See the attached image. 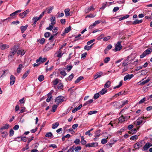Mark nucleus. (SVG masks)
Wrapping results in <instances>:
<instances>
[{"mask_svg":"<svg viewBox=\"0 0 152 152\" xmlns=\"http://www.w3.org/2000/svg\"><path fill=\"white\" fill-rule=\"evenodd\" d=\"M19 47V45H15L13 48H11V51L9 52L8 56L9 60L10 58H12L13 57L14 55L16 53Z\"/></svg>","mask_w":152,"mask_h":152,"instance_id":"obj_1","label":"nucleus"},{"mask_svg":"<svg viewBox=\"0 0 152 152\" xmlns=\"http://www.w3.org/2000/svg\"><path fill=\"white\" fill-rule=\"evenodd\" d=\"M152 52V48H149L145 50L142 53L140 56V58H142L146 55L150 54Z\"/></svg>","mask_w":152,"mask_h":152,"instance_id":"obj_2","label":"nucleus"},{"mask_svg":"<svg viewBox=\"0 0 152 152\" xmlns=\"http://www.w3.org/2000/svg\"><path fill=\"white\" fill-rule=\"evenodd\" d=\"M121 48V42L118 41L115 45V49H113V50L114 51H117L120 50Z\"/></svg>","mask_w":152,"mask_h":152,"instance_id":"obj_3","label":"nucleus"},{"mask_svg":"<svg viewBox=\"0 0 152 152\" xmlns=\"http://www.w3.org/2000/svg\"><path fill=\"white\" fill-rule=\"evenodd\" d=\"M144 118V117L143 118L142 117L139 118L137 120L134 122V124L137 125H140L142 122V119Z\"/></svg>","mask_w":152,"mask_h":152,"instance_id":"obj_4","label":"nucleus"},{"mask_svg":"<svg viewBox=\"0 0 152 152\" xmlns=\"http://www.w3.org/2000/svg\"><path fill=\"white\" fill-rule=\"evenodd\" d=\"M121 104L120 102H113L111 103L110 105L114 107L115 108H119V106Z\"/></svg>","mask_w":152,"mask_h":152,"instance_id":"obj_5","label":"nucleus"},{"mask_svg":"<svg viewBox=\"0 0 152 152\" xmlns=\"http://www.w3.org/2000/svg\"><path fill=\"white\" fill-rule=\"evenodd\" d=\"M63 97L62 96H60L57 97L55 99V102L58 103L64 101Z\"/></svg>","mask_w":152,"mask_h":152,"instance_id":"obj_6","label":"nucleus"},{"mask_svg":"<svg viewBox=\"0 0 152 152\" xmlns=\"http://www.w3.org/2000/svg\"><path fill=\"white\" fill-rule=\"evenodd\" d=\"M10 85L11 86L13 85L15 82V78L14 76L13 75H11L10 76Z\"/></svg>","mask_w":152,"mask_h":152,"instance_id":"obj_7","label":"nucleus"},{"mask_svg":"<svg viewBox=\"0 0 152 152\" xmlns=\"http://www.w3.org/2000/svg\"><path fill=\"white\" fill-rule=\"evenodd\" d=\"M142 146V143L140 142H137L134 144V147L136 149H139L140 147Z\"/></svg>","mask_w":152,"mask_h":152,"instance_id":"obj_8","label":"nucleus"},{"mask_svg":"<svg viewBox=\"0 0 152 152\" xmlns=\"http://www.w3.org/2000/svg\"><path fill=\"white\" fill-rule=\"evenodd\" d=\"M134 75L133 74L126 75L124 77V80L125 81L128 80H129Z\"/></svg>","mask_w":152,"mask_h":152,"instance_id":"obj_9","label":"nucleus"},{"mask_svg":"<svg viewBox=\"0 0 152 152\" xmlns=\"http://www.w3.org/2000/svg\"><path fill=\"white\" fill-rule=\"evenodd\" d=\"M94 9H95L92 5L90 7H89L88 8L86 9H85V11L86 13H87L91 10H94Z\"/></svg>","mask_w":152,"mask_h":152,"instance_id":"obj_10","label":"nucleus"},{"mask_svg":"<svg viewBox=\"0 0 152 152\" xmlns=\"http://www.w3.org/2000/svg\"><path fill=\"white\" fill-rule=\"evenodd\" d=\"M9 45L6 44L0 45V48L2 50H4L8 48H9Z\"/></svg>","mask_w":152,"mask_h":152,"instance_id":"obj_11","label":"nucleus"},{"mask_svg":"<svg viewBox=\"0 0 152 152\" xmlns=\"http://www.w3.org/2000/svg\"><path fill=\"white\" fill-rule=\"evenodd\" d=\"M126 117L124 116L123 115H122L118 118V120L120 123H121L124 121L126 119Z\"/></svg>","mask_w":152,"mask_h":152,"instance_id":"obj_12","label":"nucleus"},{"mask_svg":"<svg viewBox=\"0 0 152 152\" xmlns=\"http://www.w3.org/2000/svg\"><path fill=\"white\" fill-rule=\"evenodd\" d=\"M53 8V6L50 7L46 9L44 11H45V12H46L47 13H51V12Z\"/></svg>","mask_w":152,"mask_h":152,"instance_id":"obj_13","label":"nucleus"},{"mask_svg":"<svg viewBox=\"0 0 152 152\" xmlns=\"http://www.w3.org/2000/svg\"><path fill=\"white\" fill-rule=\"evenodd\" d=\"M150 142L147 143L145 145L143 146V148L144 151H146L150 147Z\"/></svg>","mask_w":152,"mask_h":152,"instance_id":"obj_14","label":"nucleus"},{"mask_svg":"<svg viewBox=\"0 0 152 152\" xmlns=\"http://www.w3.org/2000/svg\"><path fill=\"white\" fill-rule=\"evenodd\" d=\"M28 25H26L25 26H22L20 27V28L22 33H23L25 30L27 29L28 27Z\"/></svg>","mask_w":152,"mask_h":152,"instance_id":"obj_15","label":"nucleus"},{"mask_svg":"<svg viewBox=\"0 0 152 152\" xmlns=\"http://www.w3.org/2000/svg\"><path fill=\"white\" fill-rule=\"evenodd\" d=\"M18 138L19 139V140H17V141L18 142L22 140L24 142H26L27 140V138L26 137H19Z\"/></svg>","mask_w":152,"mask_h":152,"instance_id":"obj_16","label":"nucleus"},{"mask_svg":"<svg viewBox=\"0 0 152 152\" xmlns=\"http://www.w3.org/2000/svg\"><path fill=\"white\" fill-rule=\"evenodd\" d=\"M23 67V65L22 64H20L19 65L18 67L17 68V72L18 73H20L21 72V70L22 69V68Z\"/></svg>","mask_w":152,"mask_h":152,"instance_id":"obj_17","label":"nucleus"},{"mask_svg":"<svg viewBox=\"0 0 152 152\" xmlns=\"http://www.w3.org/2000/svg\"><path fill=\"white\" fill-rule=\"evenodd\" d=\"M9 127V125L8 124H6L5 126H4L1 128V129L2 130V131H3L5 129H8Z\"/></svg>","mask_w":152,"mask_h":152,"instance_id":"obj_18","label":"nucleus"},{"mask_svg":"<svg viewBox=\"0 0 152 152\" xmlns=\"http://www.w3.org/2000/svg\"><path fill=\"white\" fill-rule=\"evenodd\" d=\"M25 52L23 50H19L17 52V54L18 56L19 55H21L22 56H23L25 54Z\"/></svg>","mask_w":152,"mask_h":152,"instance_id":"obj_19","label":"nucleus"},{"mask_svg":"<svg viewBox=\"0 0 152 152\" xmlns=\"http://www.w3.org/2000/svg\"><path fill=\"white\" fill-rule=\"evenodd\" d=\"M150 80L149 79H147V80H144L142 82L140 81L138 83H140V84H139V85H140L141 86L144 85L146 83L148 82Z\"/></svg>","mask_w":152,"mask_h":152,"instance_id":"obj_20","label":"nucleus"},{"mask_svg":"<svg viewBox=\"0 0 152 152\" xmlns=\"http://www.w3.org/2000/svg\"><path fill=\"white\" fill-rule=\"evenodd\" d=\"M142 22V20H138L137 19L135 21L133 22L132 24L134 25H136L137 24L141 23Z\"/></svg>","mask_w":152,"mask_h":152,"instance_id":"obj_21","label":"nucleus"},{"mask_svg":"<svg viewBox=\"0 0 152 152\" xmlns=\"http://www.w3.org/2000/svg\"><path fill=\"white\" fill-rule=\"evenodd\" d=\"M59 125V123L58 122H56L53 124L52 125V128L53 129H55L57 128V127Z\"/></svg>","mask_w":152,"mask_h":152,"instance_id":"obj_22","label":"nucleus"},{"mask_svg":"<svg viewBox=\"0 0 152 152\" xmlns=\"http://www.w3.org/2000/svg\"><path fill=\"white\" fill-rule=\"evenodd\" d=\"M82 105L81 104L78 107H76L74 110H72V112L73 113H75L76 111L79 110L82 107Z\"/></svg>","mask_w":152,"mask_h":152,"instance_id":"obj_23","label":"nucleus"},{"mask_svg":"<svg viewBox=\"0 0 152 152\" xmlns=\"http://www.w3.org/2000/svg\"><path fill=\"white\" fill-rule=\"evenodd\" d=\"M111 83L110 81H108L104 85L105 88H107L110 86Z\"/></svg>","mask_w":152,"mask_h":152,"instance_id":"obj_24","label":"nucleus"},{"mask_svg":"<svg viewBox=\"0 0 152 152\" xmlns=\"http://www.w3.org/2000/svg\"><path fill=\"white\" fill-rule=\"evenodd\" d=\"M40 19H39V17H35L33 18L32 19L33 21H34L33 24H35L36 23V22Z\"/></svg>","mask_w":152,"mask_h":152,"instance_id":"obj_25","label":"nucleus"},{"mask_svg":"<svg viewBox=\"0 0 152 152\" xmlns=\"http://www.w3.org/2000/svg\"><path fill=\"white\" fill-rule=\"evenodd\" d=\"M29 70H28L26 71L25 73L23 75V76L22 77V78L23 79H24L29 74Z\"/></svg>","mask_w":152,"mask_h":152,"instance_id":"obj_26","label":"nucleus"},{"mask_svg":"<svg viewBox=\"0 0 152 152\" xmlns=\"http://www.w3.org/2000/svg\"><path fill=\"white\" fill-rule=\"evenodd\" d=\"M69 11L70 9H66L65 10L64 12L66 16H68L70 15Z\"/></svg>","mask_w":152,"mask_h":152,"instance_id":"obj_27","label":"nucleus"},{"mask_svg":"<svg viewBox=\"0 0 152 152\" xmlns=\"http://www.w3.org/2000/svg\"><path fill=\"white\" fill-rule=\"evenodd\" d=\"M83 79V76H80L78 77L77 79L75 81V83H79L81 80Z\"/></svg>","mask_w":152,"mask_h":152,"instance_id":"obj_28","label":"nucleus"},{"mask_svg":"<svg viewBox=\"0 0 152 152\" xmlns=\"http://www.w3.org/2000/svg\"><path fill=\"white\" fill-rule=\"evenodd\" d=\"M107 92V90L104 88H103L102 89L101 91L99 92V93L102 95L104 94Z\"/></svg>","mask_w":152,"mask_h":152,"instance_id":"obj_29","label":"nucleus"},{"mask_svg":"<svg viewBox=\"0 0 152 152\" xmlns=\"http://www.w3.org/2000/svg\"><path fill=\"white\" fill-rule=\"evenodd\" d=\"M50 19L51 24L53 25L55 24L56 23L55 17H51Z\"/></svg>","mask_w":152,"mask_h":152,"instance_id":"obj_30","label":"nucleus"},{"mask_svg":"<svg viewBox=\"0 0 152 152\" xmlns=\"http://www.w3.org/2000/svg\"><path fill=\"white\" fill-rule=\"evenodd\" d=\"M29 12V10L28 9H27L25 11L23 12V16L22 17V18H23L24 17H25L27 14Z\"/></svg>","mask_w":152,"mask_h":152,"instance_id":"obj_31","label":"nucleus"},{"mask_svg":"<svg viewBox=\"0 0 152 152\" xmlns=\"http://www.w3.org/2000/svg\"><path fill=\"white\" fill-rule=\"evenodd\" d=\"M39 80L40 81H42L44 80V76L43 75H40L38 77Z\"/></svg>","mask_w":152,"mask_h":152,"instance_id":"obj_32","label":"nucleus"},{"mask_svg":"<svg viewBox=\"0 0 152 152\" xmlns=\"http://www.w3.org/2000/svg\"><path fill=\"white\" fill-rule=\"evenodd\" d=\"M58 105H54L52 107V111L53 112H55L56 111V109H57V108L58 107Z\"/></svg>","mask_w":152,"mask_h":152,"instance_id":"obj_33","label":"nucleus"},{"mask_svg":"<svg viewBox=\"0 0 152 152\" xmlns=\"http://www.w3.org/2000/svg\"><path fill=\"white\" fill-rule=\"evenodd\" d=\"M81 149V146H77L74 148L75 151V152H78L80 151Z\"/></svg>","mask_w":152,"mask_h":152,"instance_id":"obj_34","label":"nucleus"},{"mask_svg":"<svg viewBox=\"0 0 152 152\" xmlns=\"http://www.w3.org/2000/svg\"><path fill=\"white\" fill-rule=\"evenodd\" d=\"M138 138V136L137 135L132 136L130 138L131 140H135Z\"/></svg>","mask_w":152,"mask_h":152,"instance_id":"obj_35","label":"nucleus"},{"mask_svg":"<svg viewBox=\"0 0 152 152\" xmlns=\"http://www.w3.org/2000/svg\"><path fill=\"white\" fill-rule=\"evenodd\" d=\"M71 27L70 26H69L68 27L64 29V31H65V33H68L69 31L71 29Z\"/></svg>","mask_w":152,"mask_h":152,"instance_id":"obj_36","label":"nucleus"},{"mask_svg":"<svg viewBox=\"0 0 152 152\" xmlns=\"http://www.w3.org/2000/svg\"><path fill=\"white\" fill-rule=\"evenodd\" d=\"M97 113V111L96 110L95 111H90L88 113V115H91L93 114L96 113Z\"/></svg>","mask_w":152,"mask_h":152,"instance_id":"obj_37","label":"nucleus"},{"mask_svg":"<svg viewBox=\"0 0 152 152\" xmlns=\"http://www.w3.org/2000/svg\"><path fill=\"white\" fill-rule=\"evenodd\" d=\"M100 131H101L100 130H98L95 133L96 137H97L100 136V134H99V133L100 132Z\"/></svg>","mask_w":152,"mask_h":152,"instance_id":"obj_38","label":"nucleus"},{"mask_svg":"<svg viewBox=\"0 0 152 152\" xmlns=\"http://www.w3.org/2000/svg\"><path fill=\"white\" fill-rule=\"evenodd\" d=\"M129 15H126L123 17H122L121 18H119V21H121V20H123L124 19H126V18H129Z\"/></svg>","mask_w":152,"mask_h":152,"instance_id":"obj_39","label":"nucleus"},{"mask_svg":"<svg viewBox=\"0 0 152 152\" xmlns=\"http://www.w3.org/2000/svg\"><path fill=\"white\" fill-rule=\"evenodd\" d=\"M52 136H53V134L50 132L47 133L45 135V137H49Z\"/></svg>","mask_w":152,"mask_h":152,"instance_id":"obj_40","label":"nucleus"},{"mask_svg":"<svg viewBox=\"0 0 152 152\" xmlns=\"http://www.w3.org/2000/svg\"><path fill=\"white\" fill-rule=\"evenodd\" d=\"M48 96V97L46 99V101L47 102H48L51 100V99L52 98V96L51 95H49Z\"/></svg>","mask_w":152,"mask_h":152,"instance_id":"obj_41","label":"nucleus"},{"mask_svg":"<svg viewBox=\"0 0 152 152\" xmlns=\"http://www.w3.org/2000/svg\"><path fill=\"white\" fill-rule=\"evenodd\" d=\"M99 96V93H97L95 94L93 97V98L95 99H96L98 98Z\"/></svg>","mask_w":152,"mask_h":152,"instance_id":"obj_42","label":"nucleus"},{"mask_svg":"<svg viewBox=\"0 0 152 152\" xmlns=\"http://www.w3.org/2000/svg\"><path fill=\"white\" fill-rule=\"evenodd\" d=\"M110 60V58L109 57H106L104 60V62L105 63H107Z\"/></svg>","mask_w":152,"mask_h":152,"instance_id":"obj_43","label":"nucleus"},{"mask_svg":"<svg viewBox=\"0 0 152 152\" xmlns=\"http://www.w3.org/2000/svg\"><path fill=\"white\" fill-rule=\"evenodd\" d=\"M125 93V91H120V92H119L118 93L115 94V96H119L121 95L124 94Z\"/></svg>","mask_w":152,"mask_h":152,"instance_id":"obj_44","label":"nucleus"},{"mask_svg":"<svg viewBox=\"0 0 152 152\" xmlns=\"http://www.w3.org/2000/svg\"><path fill=\"white\" fill-rule=\"evenodd\" d=\"M103 74V72H98L96 74V75H97V77L98 78L100 77H101V75Z\"/></svg>","mask_w":152,"mask_h":152,"instance_id":"obj_45","label":"nucleus"},{"mask_svg":"<svg viewBox=\"0 0 152 152\" xmlns=\"http://www.w3.org/2000/svg\"><path fill=\"white\" fill-rule=\"evenodd\" d=\"M1 134H2V137H5L7 135V132L5 131L3 132Z\"/></svg>","mask_w":152,"mask_h":152,"instance_id":"obj_46","label":"nucleus"},{"mask_svg":"<svg viewBox=\"0 0 152 152\" xmlns=\"http://www.w3.org/2000/svg\"><path fill=\"white\" fill-rule=\"evenodd\" d=\"M14 134V132L12 129H11L10 131V137L12 136Z\"/></svg>","mask_w":152,"mask_h":152,"instance_id":"obj_47","label":"nucleus"},{"mask_svg":"<svg viewBox=\"0 0 152 152\" xmlns=\"http://www.w3.org/2000/svg\"><path fill=\"white\" fill-rule=\"evenodd\" d=\"M72 67L73 66L72 65H70L67 66L66 67V70H67V71L68 72H69L72 69Z\"/></svg>","mask_w":152,"mask_h":152,"instance_id":"obj_48","label":"nucleus"},{"mask_svg":"<svg viewBox=\"0 0 152 152\" xmlns=\"http://www.w3.org/2000/svg\"><path fill=\"white\" fill-rule=\"evenodd\" d=\"M53 25H51L50 24L49 25V26L48 27H47L46 28V29L49 30H50L51 31V30H52L53 29Z\"/></svg>","mask_w":152,"mask_h":152,"instance_id":"obj_49","label":"nucleus"},{"mask_svg":"<svg viewBox=\"0 0 152 152\" xmlns=\"http://www.w3.org/2000/svg\"><path fill=\"white\" fill-rule=\"evenodd\" d=\"M107 142V140L106 139H103L101 140V143L103 144L106 143Z\"/></svg>","mask_w":152,"mask_h":152,"instance_id":"obj_50","label":"nucleus"},{"mask_svg":"<svg viewBox=\"0 0 152 152\" xmlns=\"http://www.w3.org/2000/svg\"><path fill=\"white\" fill-rule=\"evenodd\" d=\"M80 140L79 139H76L74 141V143H75L76 145H77L80 143Z\"/></svg>","mask_w":152,"mask_h":152,"instance_id":"obj_51","label":"nucleus"},{"mask_svg":"<svg viewBox=\"0 0 152 152\" xmlns=\"http://www.w3.org/2000/svg\"><path fill=\"white\" fill-rule=\"evenodd\" d=\"M110 38L111 37L110 36H108L107 37H104L103 40L104 41H107L109 40Z\"/></svg>","mask_w":152,"mask_h":152,"instance_id":"obj_52","label":"nucleus"},{"mask_svg":"<svg viewBox=\"0 0 152 152\" xmlns=\"http://www.w3.org/2000/svg\"><path fill=\"white\" fill-rule=\"evenodd\" d=\"M54 85H56L58 83V79L57 78L55 80L53 81Z\"/></svg>","mask_w":152,"mask_h":152,"instance_id":"obj_53","label":"nucleus"},{"mask_svg":"<svg viewBox=\"0 0 152 152\" xmlns=\"http://www.w3.org/2000/svg\"><path fill=\"white\" fill-rule=\"evenodd\" d=\"M63 87V85L62 83H59L58 85V89H61Z\"/></svg>","mask_w":152,"mask_h":152,"instance_id":"obj_54","label":"nucleus"},{"mask_svg":"<svg viewBox=\"0 0 152 152\" xmlns=\"http://www.w3.org/2000/svg\"><path fill=\"white\" fill-rule=\"evenodd\" d=\"M91 147L96 146L98 145V143L97 142H93L91 143Z\"/></svg>","mask_w":152,"mask_h":152,"instance_id":"obj_55","label":"nucleus"},{"mask_svg":"<svg viewBox=\"0 0 152 152\" xmlns=\"http://www.w3.org/2000/svg\"><path fill=\"white\" fill-rule=\"evenodd\" d=\"M50 33L49 32H46L44 34L45 37L46 38L50 36Z\"/></svg>","mask_w":152,"mask_h":152,"instance_id":"obj_56","label":"nucleus"},{"mask_svg":"<svg viewBox=\"0 0 152 152\" xmlns=\"http://www.w3.org/2000/svg\"><path fill=\"white\" fill-rule=\"evenodd\" d=\"M73 77L74 75L73 73H72L69 76L68 78V80H71L73 78Z\"/></svg>","mask_w":152,"mask_h":152,"instance_id":"obj_57","label":"nucleus"},{"mask_svg":"<svg viewBox=\"0 0 152 152\" xmlns=\"http://www.w3.org/2000/svg\"><path fill=\"white\" fill-rule=\"evenodd\" d=\"M95 41V39H93L91 40L88 42L87 43V44L88 45H89L90 44H91L92 43H93V42H94Z\"/></svg>","mask_w":152,"mask_h":152,"instance_id":"obj_58","label":"nucleus"},{"mask_svg":"<svg viewBox=\"0 0 152 152\" xmlns=\"http://www.w3.org/2000/svg\"><path fill=\"white\" fill-rule=\"evenodd\" d=\"M122 85V83L121 82H120V83H119V84L117 86H115L114 88V89H115L116 88H119L120 86H121Z\"/></svg>","mask_w":152,"mask_h":152,"instance_id":"obj_59","label":"nucleus"},{"mask_svg":"<svg viewBox=\"0 0 152 152\" xmlns=\"http://www.w3.org/2000/svg\"><path fill=\"white\" fill-rule=\"evenodd\" d=\"M45 12V11H43L38 17L39 19H41L44 16V14Z\"/></svg>","mask_w":152,"mask_h":152,"instance_id":"obj_60","label":"nucleus"},{"mask_svg":"<svg viewBox=\"0 0 152 152\" xmlns=\"http://www.w3.org/2000/svg\"><path fill=\"white\" fill-rule=\"evenodd\" d=\"M45 41V39L44 38H42L41 39L40 41L39 42L40 44H43Z\"/></svg>","mask_w":152,"mask_h":152,"instance_id":"obj_61","label":"nucleus"},{"mask_svg":"<svg viewBox=\"0 0 152 152\" xmlns=\"http://www.w3.org/2000/svg\"><path fill=\"white\" fill-rule=\"evenodd\" d=\"M85 134L86 135L88 134L89 137H91L92 135V134L90 133V131L89 130L86 132Z\"/></svg>","mask_w":152,"mask_h":152,"instance_id":"obj_62","label":"nucleus"},{"mask_svg":"<svg viewBox=\"0 0 152 152\" xmlns=\"http://www.w3.org/2000/svg\"><path fill=\"white\" fill-rule=\"evenodd\" d=\"M145 100V98H143L139 102V104H141L143 102H144Z\"/></svg>","mask_w":152,"mask_h":152,"instance_id":"obj_63","label":"nucleus"},{"mask_svg":"<svg viewBox=\"0 0 152 152\" xmlns=\"http://www.w3.org/2000/svg\"><path fill=\"white\" fill-rule=\"evenodd\" d=\"M19 128V126L18 125H15L13 128V129L15 130H17Z\"/></svg>","mask_w":152,"mask_h":152,"instance_id":"obj_64","label":"nucleus"}]
</instances>
